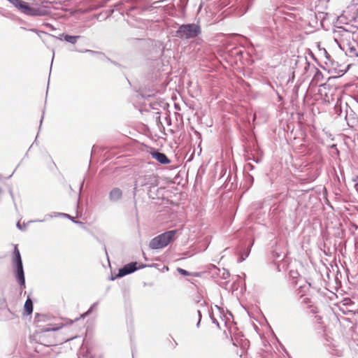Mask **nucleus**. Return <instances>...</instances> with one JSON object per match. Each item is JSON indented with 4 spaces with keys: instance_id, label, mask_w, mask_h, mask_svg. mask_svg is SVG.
<instances>
[{
    "instance_id": "14",
    "label": "nucleus",
    "mask_w": 358,
    "mask_h": 358,
    "mask_svg": "<svg viewBox=\"0 0 358 358\" xmlns=\"http://www.w3.org/2000/svg\"><path fill=\"white\" fill-rule=\"evenodd\" d=\"M243 51L238 48H234L229 51V54L231 57L241 59L242 57Z\"/></svg>"
},
{
    "instance_id": "10",
    "label": "nucleus",
    "mask_w": 358,
    "mask_h": 358,
    "mask_svg": "<svg viewBox=\"0 0 358 358\" xmlns=\"http://www.w3.org/2000/svg\"><path fill=\"white\" fill-rule=\"evenodd\" d=\"M155 90H149L147 91L146 90H141L139 95L144 99H149L150 98L154 97L155 95Z\"/></svg>"
},
{
    "instance_id": "30",
    "label": "nucleus",
    "mask_w": 358,
    "mask_h": 358,
    "mask_svg": "<svg viewBox=\"0 0 358 358\" xmlns=\"http://www.w3.org/2000/svg\"><path fill=\"white\" fill-rule=\"evenodd\" d=\"M272 255H273V257L274 258H275V259H278V258L280 257V253H279V252H277V251H275V250H273V251L272 252Z\"/></svg>"
},
{
    "instance_id": "44",
    "label": "nucleus",
    "mask_w": 358,
    "mask_h": 358,
    "mask_svg": "<svg viewBox=\"0 0 358 358\" xmlns=\"http://www.w3.org/2000/svg\"><path fill=\"white\" fill-rule=\"evenodd\" d=\"M54 58H55V50H52V62H53Z\"/></svg>"
},
{
    "instance_id": "7",
    "label": "nucleus",
    "mask_w": 358,
    "mask_h": 358,
    "mask_svg": "<svg viewBox=\"0 0 358 358\" xmlns=\"http://www.w3.org/2000/svg\"><path fill=\"white\" fill-rule=\"evenodd\" d=\"M122 197V191L118 187L113 188L108 194L110 201L115 203L119 201Z\"/></svg>"
},
{
    "instance_id": "20",
    "label": "nucleus",
    "mask_w": 358,
    "mask_h": 358,
    "mask_svg": "<svg viewBox=\"0 0 358 358\" xmlns=\"http://www.w3.org/2000/svg\"><path fill=\"white\" fill-rule=\"evenodd\" d=\"M98 303L99 302L96 301L95 303H94L90 307V308L87 310V311L84 313L83 315H81L82 317H85L87 315H89L90 313H92L96 308V306H98Z\"/></svg>"
},
{
    "instance_id": "18",
    "label": "nucleus",
    "mask_w": 358,
    "mask_h": 358,
    "mask_svg": "<svg viewBox=\"0 0 358 358\" xmlns=\"http://www.w3.org/2000/svg\"><path fill=\"white\" fill-rule=\"evenodd\" d=\"M299 273L296 270H290L289 272V276L292 280V284L296 285L297 283V278L299 277Z\"/></svg>"
},
{
    "instance_id": "24",
    "label": "nucleus",
    "mask_w": 358,
    "mask_h": 358,
    "mask_svg": "<svg viewBox=\"0 0 358 358\" xmlns=\"http://www.w3.org/2000/svg\"><path fill=\"white\" fill-rule=\"evenodd\" d=\"M230 274L229 272L224 268H223L222 273L221 274V278L227 280L229 277Z\"/></svg>"
},
{
    "instance_id": "47",
    "label": "nucleus",
    "mask_w": 358,
    "mask_h": 358,
    "mask_svg": "<svg viewBox=\"0 0 358 358\" xmlns=\"http://www.w3.org/2000/svg\"><path fill=\"white\" fill-rule=\"evenodd\" d=\"M282 350H283L286 354H287V352L286 349L285 348V347H283V348H282Z\"/></svg>"
},
{
    "instance_id": "50",
    "label": "nucleus",
    "mask_w": 358,
    "mask_h": 358,
    "mask_svg": "<svg viewBox=\"0 0 358 358\" xmlns=\"http://www.w3.org/2000/svg\"><path fill=\"white\" fill-rule=\"evenodd\" d=\"M10 194L11 196L13 197V192L11 191L10 192Z\"/></svg>"
},
{
    "instance_id": "9",
    "label": "nucleus",
    "mask_w": 358,
    "mask_h": 358,
    "mask_svg": "<svg viewBox=\"0 0 358 358\" xmlns=\"http://www.w3.org/2000/svg\"><path fill=\"white\" fill-rule=\"evenodd\" d=\"M24 314L29 315L33 312V302L29 297H28L24 305Z\"/></svg>"
},
{
    "instance_id": "39",
    "label": "nucleus",
    "mask_w": 358,
    "mask_h": 358,
    "mask_svg": "<svg viewBox=\"0 0 358 358\" xmlns=\"http://www.w3.org/2000/svg\"><path fill=\"white\" fill-rule=\"evenodd\" d=\"M276 94L278 95V98L279 101L282 100V96L278 92H276Z\"/></svg>"
},
{
    "instance_id": "55",
    "label": "nucleus",
    "mask_w": 358,
    "mask_h": 358,
    "mask_svg": "<svg viewBox=\"0 0 358 358\" xmlns=\"http://www.w3.org/2000/svg\"><path fill=\"white\" fill-rule=\"evenodd\" d=\"M45 345H49L50 344L44 343Z\"/></svg>"
},
{
    "instance_id": "53",
    "label": "nucleus",
    "mask_w": 358,
    "mask_h": 358,
    "mask_svg": "<svg viewBox=\"0 0 358 358\" xmlns=\"http://www.w3.org/2000/svg\"><path fill=\"white\" fill-rule=\"evenodd\" d=\"M214 267H215V268H216V269H217L218 271H220V269H219V268H217V266H214Z\"/></svg>"
},
{
    "instance_id": "36",
    "label": "nucleus",
    "mask_w": 358,
    "mask_h": 358,
    "mask_svg": "<svg viewBox=\"0 0 358 358\" xmlns=\"http://www.w3.org/2000/svg\"><path fill=\"white\" fill-rule=\"evenodd\" d=\"M330 148L334 150H337V145L336 144H332Z\"/></svg>"
},
{
    "instance_id": "43",
    "label": "nucleus",
    "mask_w": 358,
    "mask_h": 358,
    "mask_svg": "<svg viewBox=\"0 0 358 358\" xmlns=\"http://www.w3.org/2000/svg\"><path fill=\"white\" fill-rule=\"evenodd\" d=\"M103 249H104V250H105V252H106V256H107V258L108 259V252H107V250H106V245H104Z\"/></svg>"
},
{
    "instance_id": "46",
    "label": "nucleus",
    "mask_w": 358,
    "mask_h": 358,
    "mask_svg": "<svg viewBox=\"0 0 358 358\" xmlns=\"http://www.w3.org/2000/svg\"><path fill=\"white\" fill-rule=\"evenodd\" d=\"M354 61L357 63H358V56L354 59Z\"/></svg>"
},
{
    "instance_id": "21",
    "label": "nucleus",
    "mask_w": 358,
    "mask_h": 358,
    "mask_svg": "<svg viewBox=\"0 0 358 358\" xmlns=\"http://www.w3.org/2000/svg\"><path fill=\"white\" fill-rule=\"evenodd\" d=\"M1 15L4 17H6V18H8L10 20H13L18 18L15 15H13V13H10L8 11L1 12Z\"/></svg>"
},
{
    "instance_id": "29",
    "label": "nucleus",
    "mask_w": 358,
    "mask_h": 358,
    "mask_svg": "<svg viewBox=\"0 0 358 358\" xmlns=\"http://www.w3.org/2000/svg\"><path fill=\"white\" fill-rule=\"evenodd\" d=\"M197 314H198V316H199V321L196 324V327H199V325H200V322H201V313L199 310H197Z\"/></svg>"
},
{
    "instance_id": "54",
    "label": "nucleus",
    "mask_w": 358,
    "mask_h": 358,
    "mask_svg": "<svg viewBox=\"0 0 358 358\" xmlns=\"http://www.w3.org/2000/svg\"><path fill=\"white\" fill-rule=\"evenodd\" d=\"M299 289H303V286H300Z\"/></svg>"
},
{
    "instance_id": "16",
    "label": "nucleus",
    "mask_w": 358,
    "mask_h": 358,
    "mask_svg": "<svg viewBox=\"0 0 358 358\" xmlns=\"http://www.w3.org/2000/svg\"><path fill=\"white\" fill-rule=\"evenodd\" d=\"M80 52H89V53H90V54H92V55H100V56L101 57V58H106V59H107L108 62H111V63H113V64H115V65L117 64V63H116V62H112V61L110 60V59H109V58L106 57L105 56V55H104L103 53L101 52H98V51H95V50H88V49H85V50H83V51H80Z\"/></svg>"
},
{
    "instance_id": "19",
    "label": "nucleus",
    "mask_w": 358,
    "mask_h": 358,
    "mask_svg": "<svg viewBox=\"0 0 358 358\" xmlns=\"http://www.w3.org/2000/svg\"><path fill=\"white\" fill-rule=\"evenodd\" d=\"M255 150L257 156V157L252 156V161L257 164L260 163L262 162V157L263 155V152L259 148H255Z\"/></svg>"
},
{
    "instance_id": "17",
    "label": "nucleus",
    "mask_w": 358,
    "mask_h": 358,
    "mask_svg": "<svg viewBox=\"0 0 358 358\" xmlns=\"http://www.w3.org/2000/svg\"><path fill=\"white\" fill-rule=\"evenodd\" d=\"M50 327H47L43 329V332H48V331H56L62 329L64 325L63 324H55V325H49Z\"/></svg>"
},
{
    "instance_id": "28",
    "label": "nucleus",
    "mask_w": 358,
    "mask_h": 358,
    "mask_svg": "<svg viewBox=\"0 0 358 358\" xmlns=\"http://www.w3.org/2000/svg\"><path fill=\"white\" fill-rule=\"evenodd\" d=\"M143 41H144V39H142V38H131L129 40V41L133 43H140Z\"/></svg>"
},
{
    "instance_id": "23",
    "label": "nucleus",
    "mask_w": 358,
    "mask_h": 358,
    "mask_svg": "<svg viewBox=\"0 0 358 358\" xmlns=\"http://www.w3.org/2000/svg\"><path fill=\"white\" fill-rule=\"evenodd\" d=\"M324 55H325L327 60L333 65L334 62L331 59V55L326 51L325 49L324 50Z\"/></svg>"
},
{
    "instance_id": "27",
    "label": "nucleus",
    "mask_w": 358,
    "mask_h": 358,
    "mask_svg": "<svg viewBox=\"0 0 358 358\" xmlns=\"http://www.w3.org/2000/svg\"><path fill=\"white\" fill-rule=\"evenodd\" d=\"M250 252V249L247 250V251L245 252V256H243V255H241V262L244 261L248 257Z\"/></svg>"
},
{
    "instance_id": "41",
    "label": "nucleus",
    "mask_w": 358,
    "mask_h": 358,
    "mask_svg": "<svg viewBox=\"0 0 358 358\" xmlns=\"http://www.w3.org/2000/svg\"><path fill=\"white\" fill-rule=\"evenodd\" d=\"M43 116H44V112L43 113V115H42V117H41V121H40V127H39V128H41V124H42V122H43Z\"/></svg>"
},
{
    "instance_id": "38",
    "label": "nucleus",
    "mask_w": 358,
    "mask_h": 358,
    "mask_svg": "<svg viewBox=\"0 0 358 358\" xmlns=\"http://www.w3.org/2000/svg\"><path fill=\"white\" fill-rule=\"evenodd\" d=\"M252 1L253 0H249L248 1V9L249 8V7H250L252 4Z\"/></svg>"
},
{
    "instance_id": "5",
    "label": "nucleus",
    "mask_w": 358,
    "mask_h": 358,
    "mask_svg": "<svg viewBox=\"0 0 358 358\" xmlns=\"http://www.w3.org/2000/svg\"><path fill=\"white\" fill-rule=\"evenodd\" d=\"M147 265L144 264H140L138 266L137 262H131L130 263H128L125 265H124L122 267L119 268L118 273L115 275H111L110 278V280H114L119 278H122L127 275L133 273L134 272L136 271L138 269L144 268L146 267Z\"/></svg>"
},
{
    "instance_id": "49",
    "label": "nucleus",
    "mask_w": 358,
    "mask_h": 358,
    "mask_svg": "<svg viewBox=\"0 0 358 358\" xmlns=\"http://www.w3.org/2000/svg\"><path fill=\"white\" fill-rule=\"evenodd\" d=\"M36 139H37V137H36V139L34 140V142L32 143V145H33L35 143H36Z\"/></svg>"
},
{
    "instance_id": "25",
    "label": "nucleus",
    "mask_w": 358,
    "mask_h": 358,
    "mask_svg": "<svg viewBox=\"0 0 358 358\" xmlns=\"http://www.w3.org/2000/svg\"><path fill=\"white\" fill-rule=\"evenodd\" d=\"M209 315H210V319L212 320V322L213 324H215L219 329H220V324H219L218 321L217 320V319H215L213 317V313H210Z\"/></svg>"
},
{
    "instance_id": "51",
    "label": "nucleus",
    "mask_w": 358,
    "mask_h": 358,
    "mask_svg": "<svg viewBox=\"0 0 358 358\" xmlns=\"http://www.w3.org/2000/svg\"><path fill=\"white\" fill-rule=\"evenodd\" d=\"M249 177L250 178V179H251V180H252H252H253V178H252V176H249Z\"/></svg>"
},
{
    "instance_id": "3",
    "label": "nucleus",
    "mask_w": 358,
    "mask_h": 358,
    "mask_svg": "<svg viewBox=\"0 0 358 358\" xmlns=\"http://www.w3.org/2000/svg\"><path fill=\"white\" fill-rule=\"evenodd\" d=\"M177 232L176 229L169 230L157 236L150 241V248L158 250L166 247L176 239Z\"/></svg>"
},
{
    "instance_id": "1",
    "label": "nucleus",
    "mask_w": 358,
    "mask_h": 358,
    "mask_svg": "<svg viewBox=\"0 0 358 358\" xmlns=\"http://www.w3.org/2000/svg\"><path fill=\"white\" fill-rule=\"evenodd\" d=\"M12 267L16 281L22 289H24L26 285L24 267L22 257L17 245H15L13 252Z\"/></svg>"
},
{
    "instance_id": "37",
    "label": "nucleus",
    "mask_w": 358,
    "mask_h": 358,
    "mask_svg": "<svg viewBox=\"0 0 358 358\" xmlns=\"http://www.w3.org/2000/svg\"><path fill=\"white\" fill-rule=\"evenodd\" d=\"M310 57L315 60V61H317V59L316 57H315V55L311 52L310 51Z\"/></svg>"
},
{
    "instance_id": "48",
    "label": "nucleus",
    "mask_w": 358,
    "mask_h": 358,
    "mask_svg": "<svg viewBox=\"0 0 358 358\" xmlns=\"http://www.w3.org/2000/svg\"><path fill=\"white\" fill-rule=\"evenodd\" d=\"M335 151H336V155H339V150H338V149L337 148V150H335Z\"/></svg>"
},
{
    "instance_id": "4",
    "label": "nucleus",
    "mask_w": 358,
    "mask_h": 358,
    "mask_svg": "<svg viewBox=\"0 0 358 358\" xmlns=\"http://www.w3.org/2000/svg\"><path fill=\"white\" fill-rule=\"evenodd\" d=\"M158 182L157 177L154 174L140 176L136 179L134 189L142 187L150 191L152 187L158 185Z\"/></svg>"
},
{
    "instance_id": "52",
    "label": "nucleus",
    "mask_w": 358,
    "mask_h": 358,
    "mask_svg": "<svg viewBox=\"0 0 358 358\" xmlns=\"http://www.w3.org/2000/svg\"><path fill=\"white\" fill-rule=\"evenodd\" d=\"M2 192V189L0 187V194Z\"/></svg>"
},
{
    "instance_id": "22",
    "label": "nucleus",
    "mask_w": 358,
    "mask_h": 358,
    "mask_svg": "<svg viewBox=\"0 0 358 358\" xmlns=\"http://www.w3.org/2000/svg\"><path fill=\"white\" fill-rule=\"evenodd\" d=\"M177 271L182 275H184V276H189V275H194L193 274H192L191 273H189V271H186L185 269H183L182 268H177Z\"/></svg>"
},
{
    "instance_id": "12",
    "label": "nucleus",
    "mask_w": 358,
    "mask_h": 358,
    "mask_svg": "<svg viewBox=\"0 0 358 358\" xmlns=\"http://www.w3.org/2000/svg\"><path fill=\"white\" fill-rule=\"evenodd\" d=\"M54 217H66V219H69L70 220H71L73 222H74L76 224H80V225H82V226L84 224L83 222H82L80 221L76 220L73 217L71 216L70 215H69L67 213H55Z\"/></svg>"
},
{
    "instance_id": "45",
    "label": "nucleus",
    "mask_w": 358,
    "mask_h": 358,
    "mask_svg": "<svg viewBox=\"0 0 358 358\" xmlns=\"http://www.w3.org/2000/svg\"><path fill=\"white\" fill-rule=\"evenodd\" d=\"M79 358H88V357L87 355H83L82 357H79Z\"/></svg>"
},
{
    "instance_id": "42",
    "label": "nucleus",
    "mask_w": 358,
    "mask_h": 358,
    "mask_svg": "<svg viewBox=\"0 0 358 358\" xmlns=\"http://www.w3.org/2000/svg\"><path fill=\"white\" fill-rule=\"evenodd\" d=\"M83 185H84V180L82 181V182L80 183V191H81L83 187Z\"/></svg>"
},
{
    "instance_id": "6",
    "label": "nucleus",
    "mask_w": 358,
    "mask_h": 358,
    "mask_svg": "<svg viewBox=\"0 0 358 358\" xmlns=\"http://www.w3.org/2000/svg\"><path fill=\"white\" fill-rule=\"evenodd\" d=\"M150 154L153 159H156L161 164L165 165L171 163V160L168 157L164 152H162L157 149H152Z\"/></svg>"
},
{
    "instance_id": "40",
    "label": "nucleus",
    "mask_w": 358,
    "mask_h": 358,
    "mask_svg": "<svg viewBox=\"0 0 358 358\" xmlns=\"http://www.w3.org/2000/svg\"><path fill=\"white\" fill-rule=\"evenodd\" d=\"M43 317V315H41L40 314H38V313H37V314L36 315L35 318H36V319H38V320L39 321V320H40V317Z\"/></svg>"
},
{
    "instance_id": "2",
    "label": "nucleus",
    "mask_w": 358,
    "mask_h": 358,
    "mask_svg": "<svg viewBox=\"0 0 358 358\" xmlns=\"http://www.w3.org/2000/svg\"><path fill=\"white\" fill-rule=\"evenodd\" d=\"M201 27L199 23H187L180 24L174 34L182 41L197 38L201 34Z\"/></svg>"
},
{
    "instance_id": "26",
    "label": "nucleus",
    "mask_w": 358,
    "mask_h": 358,
    "mask_svg": "<svg viewBox=\"0 0 358 358\" xmlns=\"http://www.w3.org/2000/svg\"><path fill=\"white\" fill-rule=\"evenodd\" d=\"M17 227L20 229V230H22V231H25L26 229H27V227H26V224L24 223L22 225H21V224L20 223V222H17V224H16Z\"/></svg>"
},
{
    "instance_id": "8",
    "label": "nucleus",
    "mask_w": 358,
    "mask_h": 358,
    "mask_svg": "<svg viewBox=\"0 0 358 358\" xmlns=\"http://www.w3.org/2000/svg\"><path fill=\"white\" fill-rule=\"evenodd\" d=\"M122 5H123L122 3H120V4H117L116 6L117 7V9L120 10H122L121 11V14L122 15H124V13H125L126 15L129 17H133L134 16V12L136 10H139L140 8H138L137 6H123L122 8H118L119 6H122Z\"/></svg>"
},
{
    "instance_id": "35",
    "label": "nucleus",
    "mask_w": 358,
    "mask_h": 358,
    "mask_svg": "<svg viewBox=\"0 0 358 358\" xmlns=\"http://www.w3.org/2000/svg\"><path fill=\"white\" fill-rule=\"evenodd\" d=\"M252 156H255L252 152L250 154H248L247 159L248 160H252Z\"/></svg>"
},
{
    "instance_id": "15",
    "label": "nucleus",
    "mask_w": 358,
    "mask_h": 358,
    "mask_svg": "<svg viewBox=\"0 0 358 358\" xmlns=\"http://www.w3.org/2000/svg\"><path fill=\"white\" fill-rule=\"evenodd\" d=\"M81 38V36H71L69 34H66V36H64V41H65L67 43H69L71 44H76L79 38Z\"/></svg>"
},
{
    "instance_id": "32",
    "label": "nucleus",
    "mask_w": 358,
    "mask_h": 358,
    "mask_svg": "<svg viewBox=\"0 0 358 358\" xmlns=\"http://www.w3.org/2000/svg\"><path fill=\"white\" fill-rule=\"evenodd\" d=\"M64 36H66V34H61L57 37V38L59 41H64Z\"/></svg>"
},
{
    "instance_id": "13",
    "label": "nucleus",
    "mask_w": 358,
    "mask_h": 358,
    "mask_svg": "<svg viewBox=\"0 0 358 358\" xmlns=\"http://www.w3.org/2000/svg\"><path fill=\"white\" fill-rule=\"evenodd\" d=\"M345 54L349 57L353 58L355 59L358 56V49L354 46H349L345 52Z\"/></svg>"
},
{
    "instance_id": "31",
    "label": "nucleus",
    "mask_w": 358,
    "mask_h": 358,
    "mask_svg": "<svg viewBox=\"0 0 358 358\" xmlns=\"http://www.w3.org/2000/svg\"><path fill=\"white\" fill-rule=\"evenodd\" d=\"M302 302L305 304L309 303L310 302V299L306 297L303 299Z\"/></svg>"
},
{
    "instance_id": "11",
    "label": "nucleus",
    "mask_w": 358,
    "mask_h": 358,
    "mask_svg": "<svg viewBox=\"0 0 358 358\" xmlns=\"http://www.w3.org/2000/svg\"><path fill=\"white\" fill-rule=\"evenodd\" d=\"M315 69V73L312 78L311 83L316 85L324 78V76L322 73L318 69Z\"/></svg>"
},
{
    "instance_id": "33",
    "label": "nucleus",
    "mask_w": 358,
    "mask_h": 358,
    "mask_svg": "<svg viewBox=\"0 0 358 358\" xmlns=\"http://www.w3.org/2000/svg\"><path fill=\"white\" fill-rule=\"evenodd\" d=\"M247 167L250 169V170H253L255 169V166L250 163H248L247 164Z\"/></svg>"
},
{
    "instance_id": "56",
    "label": "nucleus",
    "mask_w": 358,
    "mask_h": 358,
    "mask_svg": "<svg viewBox=\"0 0 358 358\" xmlns=\"http://www.w3.org/2000/svg\"><path fill=\"white\" fill-rule=\"evenodd\" d=\"M357 29H358V27H357Z\"/></svg>"
},
{
    "instance_id": "34",
    "label": "nucleus",
    "mask_w": 358,
    "mask_h": 358,
    "mask_svg": "<svg viewBox=\"0 0 358 358\" xmlns=\"http://www.w3.org/2000/svg\"><path fill=\"white\" fill-rule=\"evenodd\" d=\"M264 31L265 32V34L267 36H268V32L271 31V29H270V28H268V27H264Z\"/></svg>"
}]
</instances>
